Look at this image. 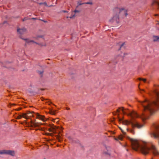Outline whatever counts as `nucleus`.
Listing matches in <instances>:
<instances>
[{
	"label": "nucleus",
	"mask_w": 159,
	"mask_h": 159,
	"mask_svg": "<svg viewBox=\"0 0 159 159\" xmlns=\"http://www.w3.org/2000/svg\"><path fill=\"white\" fill-rule=\"evenodd\" d=\"M39 45H40L41 47H42V46H46V44H42L40 43L39 44Z\"/></svg>",
	"instance_id": "obj_27"
},
{
	"label": "nucleus",
	"mask_w": 159,
	"mask_h": 159,
	"mask_svg": "<svg viewBox=\"0 0 159 159\" xmlns=\"http://www.w3.org/2000/svg\"><path fill=\"white\" fill-rule=\"evenodd\" d=\"M84 4L92 5V3L91 2H87L84 3Z\"/></svg>",
	"instance_id": "obj_24"
},
{
	"label": "nucleus",
	"mask_w": 159,
	"mask_h": 159,
	"mask_svg": "<svg viewBox=\"0 0 159 159\" xmlns=\"http://www.w3.org/2000/svg\"><path fill=\"white\" fill-rule=\"evenodd\" d=\"M128 116H129L131 118L132 120L131 121L127 120H122L120 118H119L118 120L119 121H122L123 124L125 125H128L131 124L133 128L136 127L138 129H140L143 127L144 125L143 124H140L137 121L134 119V118H137L139 117V116L136 112L133 111L129 113Z\"/></svg>",
	"instance_id": "obj_2"
},
{
	"label": "nucleus",
	"mask_w": 159,
	"mask_h": 159,
	"mask_svg": "<svg viewBox=\"0 0 159 159\" xmlns=\"http://www.w3.org/2000/svg\"><path fill=\"white\" fill-rule=\"evenodd\" d=\"M120 129L121 130L122 132L124 133V134H125V133L124 132V131L122 129L120 128Z\"/></svg>",
	"instance_id": "obj_31"
},
{
	"label": "nucleus",
	"mask_w": 159,
	"mask_h": 159,
	"mask_svg": "<svg viewBox=\"0 0 159 159\" xmlns=\"http://www.w3.org/2000/svg\"><path fill=\"white\" fill-rule=\"evenodd\" d=\"M70 18V17H69V16H67V17H66V18Z\"/></svg>",
	"instance_id": "obj_40"
},
{
	"label": "nucleus",
	"mask_w": 159,
	"mask_h": 159,
	"mask_svg": "<svg viewBox=\"0 0 159 159\" xmlns=\"http://www.w3.org/2000/svg\"><path fill=\"white\" fill-rule=\"evenodd\" d=\"M125 44V43H122L120 45V46L119 50H120L121 48H122Z\"/></svg>",
	"instance_id": "obj_19"
},
{
	"label": "nucleus",
	"mask_w": 159,
	"mask_h": 159,
	"mask_svg": "<svg viewBox=\"0 0 159 159\" xmlns=\"http://www.w3.org/2000/svg\"><path fill=\"white\" fill-rule=\"evenodd\" d=\"M123 137L122 136H120L118 137V139L120 140H122Z\"/></svg>",
	"instance_id": "obj_25"
},
{
	"label": "nucleus",
	"mask_w": 159,
	"mask_h": 159,
	"mask_svg": "<svg viewBox=\"0 0 159 159\" xmlns=\"http://www.w3.org/2000/svg\"><path fill=\"white\" fill-rule=\"evenodd\" d=\"M151 159H153L152 158Z\"/></svg>",
	"instance_id": "obj_44"
},
{
	"label": "nucleus",
	"mask_w": 159,
	"mask_h": 159,
	"mask_svg": "<svg viewBox=\"0 0 159 159\" xmlns=\"http://www.w3.org/2000/svg\"><path fill=\"white\" fill-rule=\"evenodd\" d=\"M6 22H7L6 21H4V23L5 24V23H6Z\"/></svg>",
	"instance_id": "obj_41"
},
{
	"label": "nucleus",
	"mask_w": 159,
	"mask_h": 159,
	"mask_svg": "<svg viewBox=\"0 0 159 159\" xmlns=\"http://www.w3.org/2000/svg\"><path fill=\"white\" fill-rule=\"evenodd\" d=\"M78 6L80 5L84 4V3H81L80 2H78Z\"/></svg>",
	"instance_id": "obj_26"
},
{
	"label": "nucleus",
	"mask_w": 159,
	"mask_h": 159,
	"mask_svg": "<svg viewBox=\"0 0 159 159\" xmlns=\"http://www.w3.org/2000/svg\"><path fill=\"white\" fill-rule=\"evenodd\" d=\"M62 12H67L68 11H65V10H63L62 11Z\"/></svg>",
	"instance_id": "obj_32"
},
{
	"label": "nucleus",
	"mask_w": 159,
	"mask_h": 159,
	"mask_svg": "<svg viewBox=\"0 0 159 159\" xmlns=\"http://www.w3.org/2000/svg\"><path fill=\"white\" fill-rule=\"evenodd\" d=\"M20 38L22 39L25 41L26 42V43L25 44V46H26L27 43L30 44V43H31L34 42V41L33 40H30L28 39H24L22 38Z\"/></svg>",
	"instance_id": "obj_9"
},
{
	"label": "nucleus",
	"mask_w": 159,
	"mask_h": 159,
	"mask_svg": "<svg viewBox=\"0 0 159 159\" xmlns=\"http://www.w3.org/2000/svg\"><path fill=\"white\" fill-rule=\"evenodd\" d=\"M6 154L14 156L15 155V151L11 150H6Z\"/></svg>",
	"instance_id": "obj_7"
},
{
	"label": "nucleus",
	"mask_w": 159,
	"mask_h": 159,
	"mask_svg": "<svg viewBox=\"0 0 159 159\" xmlns=\"http://www.w3.org/2000/svg\"><path fill=\"white\" fill-rule=\"evenodd\" d=\"M43 124L39 122H34L31 121V125L32 127H39L41 125H43Z\"/></svg>",
	"instance_id": "obj_8"
},
{
	"label": "nucleus",
	"mask_w": 159,
	"mask_h": 159,
	"mask_svg": "<svg viewBox=\"0 0 159 159\" xmlns=\"http://www.w3.org/2000/svg\"><path fill=\"white\" fill-rule=\"evenodd\" d=\"M126 129L128 130V129Z\"/></svg>",
	"instance_id": "obj_43"
},
{
	"label": "nucleus",
	"mask_w": 159,
	"mask_h": 159,
	"mask_svg": "<svg viewBox=\"0 0 159 159\" xmlns=\"http://www.w3.org/2000/svg\"><path fill=\"white\" fill-rule=\"evenodd\" d=\"M33 43H35L36 44H38V45H39V43H37V42H33Z\"/></svg>",
	"instance_id": "obj_35"
},
{
	"label": "nucleus",
	"mask_w": 159,
	"mask_h": 159,
	"mask_svg": "<svg viewBox=\"0 0 159 159\" xmlns=\"http://www.w3.org/2000/svg\"><path fill=\"white\" fill-rule=\"evenodd\" d=\"M6 150H0V154H6Z\"/></svg>",
	"instance_id": "obj_13"
},
{
	"label": "nucleus",
	"mask_w": 159,
	"mask_h": 159,
	"mask_svg": "<svg viewBox=\"0 0 159 159\" xmlns=\"http://www.w3.org/2000/svg\"><path fill=\"white\" fill-rule=\"evenodd\" d=\"M127 53H124L123 54V55H121V56H122V57H125V55H127Z\"/></svg>",
	"instance_id": "obj_30"
},
{
	"label": "nucleus",
	"mask_w": 159,
	"mask_h": 159,
	"mask_svg": "<svg viewBox=\"0 0 159 159\" xmlns=\"http://www.w3.org/2000/svg\"><path fill=\"white\" fill-rule=\"evenodd\" d=\"M26 29L25 28H22L21 29H18L17 30V32L21 34H24L26 31Z\"/></svg>",
	"instance_id": "obj_6"
},
{
	"label": "nucleus",
	"mask_w": 159,
	"mask_h": 159,
	"mask_svg": "<svg viewBox=\"0 0 159 159\" xmlns=\"http://www.w3.org/2000/svg\"><path fill=\"white\" fill-rule=\"evenodd\" d=\"M43 35H39L37 36L36 38V39H38L39 38H43Z\"/></svg>",
	"instance_id": "obj_20"
},
{
	"label": "nucleus",
	"mask_w": 159,
	"mask_h": 159,
	"mask_svg": "<svg viewBox=\"0 0 159 159\" xmlns=\"http://www.w3.org/2000/svg\"><path fill=\"white\" fill-rule=\"evenodd\" d=\"M131 142L132 148L135 151L140 150L144 155L152 154L154 156L159 155L157 147L152 143H144L141 144L139 141L134 139L128 138Z\"/></svg>",
	"instance_id": "obj_1"
},
{
	"label": "nucleus",
	"mask_w": 159,
	"mask_h": 159,
	"mask_svg": "<svg viewBox=\"0 0 159 159\" xmlns=\"http://www.w3.org/2000/svg\"><path fill=\"white\" fill-rule=\"evenodd\" d=\"M43 72V71H38V73L40 75H42Z\"/></svg>",
	"instance_id": "obj_21"
},
{
	"label": "nucleus",
	"mask_w": 159,
	"mask_h": 159,
	"mask_svg": "<svg viewBox=\"0 0 159 159\" xmlns=\"http://www.w3.org/2000/svg\"><path fill=\"white\" fill-rule=\"evenodd\" d=\"M22 117H23V114L22 115H19L17 116V119H21Z\"/></svg>",
	"instance_id": "obj_17"
},
{
	"label": "nucleus",
	"mask_w": 159,
	"mask_h": 159,
	"mask_svg": "<svg viewBox=\"0 0 159 159\" xmlns=\"http://www.w3.org/2000/svg\"><path fill=\"white\" fill-rule=\"evenodd\" d=\"M139 79L140 80H143L144 82H145L146 81V80L145 79H141V78H139Z\"/></svg>",
	"instance_id": "obj_22"
},
{
	"label": "nucleus",
	"mask_w": 159,
	"mask_h": 159,
	"mask_svg": "<svg viewBox=\"0 0 159 159\" xmlns=\"http://www.w3.org/2000/svg\"><path fill=\"white\" fill-rule=\"evenodd\" d=\"M74 11L75 13H79L80 12L79 11L76 10H75Z\"/></svg>",
	"instance_id": "obj_28"
},
{
	"label": "nucleus",
	"mask_w": 159,
	"mask_h": 159,
	"mask_svg": "<svg viewBox=\"0 0 159 159\" xmlns=\"http://www.w3.org/2000/svg\"><path fill=\"white\" fill-rule=\"evenodd\" d=\"M33 113H34L33 111L30 112L29 111H27L25 113L23 114V116L25 119H27L29 118V116H32L33 117H34V115L33 114Z\"/></svg>",
	"instance_id": "obj_5"
},
{
	"label": "nucleus",
	"mask_w": 159,
	"mask_h": 159,
	"mask_svg": "<svg viewBox=\"0 0 159 159\" xmlns=\"http://www.w3.org/2000/svg\"><path fill=\"white\" fill-rule=\"evenodd\" d=\"M152 39L154 42H159V36L154 35L153 36Z\"/></svg>",
	"instance_id": "obj_12"
},
{
	"label": "nucleus",
	"mask_w": 159,
	"mask_h": 159,
	"mask_svg": "<svg viewBox=\"0 0 159 159\" xmlns=\"http://www.w3.org/2000/svg\"><path fill=\"white\" fill-rule=\"evenodd\" d=\"M111 23H119L120 22L119 16L114 11L113 17L109 20Z\"/></svg>",
	"instance_id": "obj_4"
},
{
	"label": "nucleus",
	"mask_w": 159,
	"mask_h": 159,
	"mask_svg": "<svg viewBox=\"0 0 159 159\" xmlns=\"http://www.w3.org/2000/svg\"><path fill=\"white\" fill-rule=\"evenodd\" d=\"M120 108L124 114H127L126 112L125 111H124V110H128V109H125L123 107H121Z\"/></svg>",
	"instance_id": "obj_14"
},
{
	"label": "nucleus",
	"mask_w": 159,
	"mask_h": 159,
	"mask_svg": "<svg viewBox=\"0 0 159 159\" xmlns=\"http://www.w3.org/2000/svg\"><path fill=\"white\" fill-rule=\"evenodd\" d=\"M144 116L143 117H140L143 120H145L146 119H147L148 118V117L147 116L145 115V114H143Z\"/></svg>",
	"instance_id": "obj_15"
},
{
	"label": "nucleus",
	"mask_w": 159,
	"mask_h": 159,
	"mask_svg": "<svg viewBox=\"0 0 159 159\" xmlns=\"http://www.w3.org/2000/svg\"><path fill=\"white\" fill-rule=\"evenodd\" d=\"M39 20H42V21H43V22H47V21H44V20H41V19H39Z\"/></svg>",
	"instance_id": "obj_33"
},
{
	"label": "nucleus",
	"mask_w": 159,
	"mask_h": 159,
	"mask_svg": "<svg viewBox=\"0 0 159 159\" xmlns=\"http://www.w3.org/2000/svg\"><path fill=\"white\" fill-rule=\"evenodd\" d=\"M29 19H29L27 17H25L23 20H22V21H25V20H29Z\"/></svg>",
	"instance_id": "obj_23"
},
{
	"label": "nucleus",
	"mask_w": 159,
	"mask_h": 159,
	"mask_svg": "<svg viewBox=\"0 0 159 159\" xmlns=\"http://www.w3.org/2000/svg\"><path fill=\"white\" fill-rule=\"evenodd\" d=\"M39 5H44L45 6H47V3L46 2H41L39 3Z\"/></svg>",
	"instance_id": "obj_16"
},
{
	"label": "nucleus",
	"mask_w": 159,
	"mask_h": 159,
	"mask_svg": "<svg viewBox=\"0 0 159 159\" xmlns=\"http://www.w3.org/2000/svg\"><path fill=\"white\" fill-rule=\"evenodd\" d=\"M31 19H33V20H36V19H37V18H31Z\"/></svg>",
	"instance_id": "obj_34"
},
{
	"label": "nucleus",
	"mask_w": 159,
	"mask_h": 159,
	"mask_svg": "<svg viewBox=\"0 0 159 159\" xmlns=\"http://www.w3.org/2000/svg\"><path fill=\"white\" fill-rule=\"evenodd\" d=\"M50 112V114L53 115H55V114L56 111L51 110Z\"/></svg>",
	"instance_id": "obj_18"
},
{
	"label": "nucleus",
	"mask_w": 159,
	"mask_h": 159,
	"mask_svg": "<svg viewBox=\"0 0 159 159\" xmlns=\"http://www.w3.org/2000/svg\"><path fill=\"white\" fill-rule=\"evenodd\" d=\"M75 16V14H74L73 15H72L70 17H70V18H73Z\"/></svg>",
	"instance_id": "obj_29"
},
{
	"label": "nucleus",
	"mask_w": 159,
	"mask_h": 159,
	"mask_svg": "<svg viewBox=\"0 0 159 159\" xmlns=\"http://www.w3.org/2000/svg\"><path fill=\"white\" fill-rule=\"evenodd\" d=\"M152 5H156L157 6L159 9V0H153L152 3Z\"/></svg>",
	"instance_id": "obj_11"
},
{
	"label": "nucleus",
	"mask_w": 159,
	"mask_h": 159,
	"mask_svg": "<svg viewBox=\"0 0 159 159\" xmlns=\"http://www.w3.org/2000/svg\"><path fill=\"white\" fill-rule=\"evenodd\" d=\"M48 130H49V131H50V132H52V130L51 129H49Z\"/></svg>",
	"instance_id": "obj_37"
},
{
	"label": "nucleus",
	"mask_w": 159,
	"mask_h": 159,
	"mask_svg": "<svg viewBox=\"0 0 159 159\" xmlns=\"http://www.w3.org/2000/svg\"><path fill=\"white\" fill-rule=\"evenodd\" d=\"M114 11L116 13H117L119 16H122V17H123L124 16H126L128 15L126 11L124 8L120 9L117 8L115 9Z\"/></svg>",
	"instance_id": "obj_3"
},
{
	"label": "nucleus",
	"mask_w": 159,
	"mask_h": 159,
	"mask_svg": "<svg viewBox=\"0 0 159 159\" xmlns=\"http://www.w3.org/2000/svg\"><path fill=\"white\" fill-rule=\"evenodd\" d=\"M47 135H51V134H49V133H47Z\"/></svg>",
	"instance_id": "obj_36"
},
{
	"label": "nucleus",
	"mask_w": 159,
	"mask_h": 159,
	"mask_svg": "<svg viewBox=\"0 0 159 159\" xmlns=\"http://www.w3.org/2000/svg\"><path fill=\"white\" fill-rule=\"evenodd\" d=\"M117 111L118 112H119V110H118V109L117 110Z\"/></svg>",
	"instance_id": "obj_42"
},
{
	"label": "nucleus",
	"mask_w": 159,
	"mask_h": 159,
	"mask_svg": "<svg viewBox=\"0 0 159 159\" xmlns=\"http://www.w3.org/2000/svg\"><path fill=\"white\" fill-rule=\"evenodd\" d=\"M35 115L37 118L40 119L43 121H45V119H44V117L43 116L39 115L38 113L36 114Z\"/></svg>",
	"instance_id": "obj_10"
},
{
	"label": "nucleus",
	"mask_w": 159,
	"mask_h": 159,
	"mask_svg": "<svg viewBox=\"0 0 159 159\" xmlns=\"http://www.w3.org/2000/svg\"><path fill=\"white\" fill-rule=\"evenodd\" d=\"M158 15V14H155V16H157Z\"/></svg>",
	"instance_id": "obj_39"
},
{
	"label": "nucleus",
	"mask_w": 159,
	"mask_h": 159,
	"mask_svg": "<svg viewBox=\"0 0 159 159\" xmlns=\"http://www.w3.org/2000/svg\"><path fill=\"white\" fill-rule=\"evenodd\" d=\"M115 139L116 140H118V139H117V138H115Z\"/></svg>",
	"instance_id": "obj_38"
}]
</instances>
